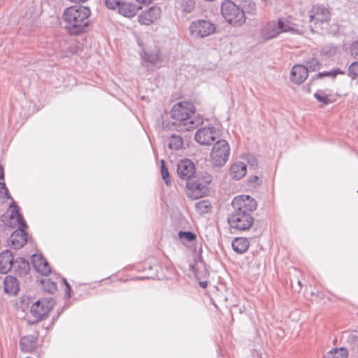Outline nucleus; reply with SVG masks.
Wrapping results in <instances>:
<instances>
[{
    "mask_svg": "<svg viewBox=\"0 0 358 358\" xmlns=\"http://www.w3.org/2000/svg\"><path fill=\"white\" fill-rule=\"evenodd\" d=\"M231 206L234 210L228 217V223L231 228L245 231L253 224L251 212L257 208L256 201L248 195L236 196Z\"/></svg>",
    "mask_w": 358,
    "mask_h": 358,
    "instance_id": "f257e3e1",
    "label": "nucleus"
},
{
    "mask_svg": "<svg viewBox=\"0 0 358 358\" xmlns=\"http://www.w3.org/2000/svg\"><path fill=\"white\" fill-rule=\"evenodd\" d=\"M171 117L177 130L186 131L194 129L203 123V117L195 115V107L191 102L183 101L175 104L171 110Z\"/></svg>",
    "mask_w": 358,
    "mask_h": 358,
    "instance_id": "f03ea898",
    "label": "nucleus"
},
{
    "mask_svg": "<svg viewBox=\"0 0 358 358\" xmlns=\"http://www.w3.org/2000/svg\"><path fill=\"white\" fill-rule=\"evenodd\" d=\"M90 14V10L85 6L66 8L63 14L65 29L71 35L77 36L83 33L88 26Z\"/></svg>",
    "mask_w": 358,
    "mask_h": 358,
    "instance_id": "7ed1b4c3",
    "label": "nucleus"
},
{
    "mask_svg": "<svg viewBox=\"0 0 358 358\" xmlns=\"http://www.w3.org/2000/svg\"><path fill=\"white\" fill-rule=\"evenodd\" d=\"M281 33L301 34V31L288 18H278L277 21L272 20L262 26L261 37L266 41L276 38Z\"/></svg>",
    "mask_w": 358,
    "mask_h": 358,
    "instance_id": "20e7f679",
    "label": "nucleus"
},
{
    "mask_svg": "<svg viewBox=\"0 0 358 358\" xmlns=\"http://www.w3.org/2000/svg\"><path fill=\"white\" fill-rule=\"evenodd\" d=\"M221 14L224 19L234 27H240L245 22L244 10L232 1L222 4Z\"/></svg>",
    "mask_w": 358,
    "mask_h": 358,
    "instance_id": "39448f33",
    "label": "nucleus"
},
{
    "mask_svg": "<svg viewBox=\"0 0 358 358\" xmlns=\"http://www.w3.org/2000/svg\"><path fill=\"white\" fill-rule=\"evenodd\" d=\"M188 29L192 38L201 39L213 34L216 26L208 20H196L190 23Z\"/></svg>",
    "mask_w": 358,
    "mask_h": 358,
    "instance_id": "423d86ee",
    "label": "nucleus"
},
{
    "mask_svg": "<svg viewBox=\"0 0 358 358\" xmlns=\"http://www.w3.org/2000/svg\"><path fill=\"white\" fill-rule=\"evenodd\" d=\"M230 153L229 145L225 140H217L214 144L210 153L212 164L220 167L226 164Z\"/></svg>",
    "mask_w": 358,
    "mask_h": 358,
    "instance_id": "0eeeda50",
    "label": "nucleus"
},
{
    "mask_svg": "<svg viewBox=\"0 0 358 358\" xmlns=\"http://www.w3.org/2000/svg\"><path fill=\"white\" fill-rule=\"evenodd\" d=\"M218 133L213 127H203L196 132L194 138L201 145H210L217 139Z\"/></svg>",
    "mask_w": 358,
    "mask_h": 358,
    "instance_id": "6e6552de",
    "label": "nucleus"
},
{
    "mask_svg": "<svg viewBox=\"0 0 358 358\" xmlns=\"http://www.w3.org/2000/svg\"><path fill=\"white\" fill-rule=\"evenodd\" d=\"M178 176L182 180H189L194 178L195 166L189 159L181 160L177 166Z\"/></svg>",
    "mask_w": 358,
    "mask_h": 358,
    "instance_id": "1a4fd4ad",
    "label": "nucleus"
},
{
    "mask_svg": "<svg viewBox=\"0 0 358 358\" xmlns=\"http://www.w3.org/2000/svg\"><path fill=\"white\" fill-rule=\"evenodd\" d=\"M160 15L161 9L159 7L151 6L138 16V20L141 24L150 25L157 20Z\"/></svg>",
    "mask_w": 358,
    "mask_h": 358,
    "instance_id": "9d476101",
    "label": "nucleus"
},
{
    "mask_svg": "<svg viewBox=\"0 0 358 358\" xmlns=\"http://www.w3.org/2000/svg\"><path fill=\"white\" fill-rule=\"evenodd\" d=\"M27 234L22 229L14 231L10 236L8 244L14 249L18 250L27 243Z\"/></svg>",
    "mask_w": 358,
    "mask_h": 358,
    "instance_id": "9b49d317",
    "label": "nucleus"
},
{
    "mask_svg": "<svg viewBox=\"0 0 358 358\" xmlns=\"http://www.w3.org/2000/svg\"><path fill=\"white\" fill-rule=\"evenodd\" d=\"M308 69L305 68L304 65L296 64L292 69L290 79L293 83L300 85L308 78Z\"/></svg>",
    "mask_w": 358,
    "mask_h": 358,
    "instance_id": "f8f14e48",
    "label": "nucleus"
},
{
    "mask_svg": "<svg viewBox=\"0 0 358 358\" xmlns=\"http://www.w3.org/2000/svg\"><path fill=\"white\" fill-rule=\"evenodd\" d=\"M310 21L314 19L321 22H326L330 20V13L329 10L323 6H315L309 15Z\"/></svg>",
    "mask_w": 358,
    "mask_h": 358,
    "instance_id": "ddd939ff",
    "label": "nucleus"
},
{
    "mask_svg": "<svg viewBox=\"0 0 358 358\" xmlns=\"http://www.w3.org/2000/svg\"><path fill=\"white\" fill-rule=\"evenodd\" d=\"M30 313L33 317L31 323L34 324L43 320L45 316V302L42 300H38L32 303L30 307Z\"/></svg>",
    "mask_w": 358,
    "mask_h": 358,
    "instance_id": "4468645a",
    "label": "nucleus"
},
{
    "mask_svg": "<svg viewBox=\"0 0 358 358\" xmlns=\"http://www.w3.org/2000/svg\"><path fill=\"white\" fill-rule=\"evenodd\" d=\"M13 256L9 250H3L0 253V273H7L12 268Z\"/></svg>",
    "mask_w": 358,
    "mask_h": 358,
    "instance_id": "2eb2a0df",
    "label": "nucleus"
},
{
    "mask_svg": "<svg viewBox=\"0 0 358 358\" xmlns=\"http://www.w3.org/2000/svg\"><path fill=\"white\" fill-rule=\"evenodd\" d=\"M141 7L132 3L126 2L125 0L119 7L117 12L124 17L131 18L136 15V13Z\"/></svg>",
    "mask_w": 358,
    "mask_h": 358,
    "instance_id": "dca6fc26",
    "label": "nucleus"
},
{
    "mask_svg": "<svg viewBox=\"0 0 358 358\" xmlns=\"http://www.w3.org/2000/svg\"><path fill=\"white\" fill-rule=\"evenodd\" d=\"M12 268L14 272L20 275H25L29 270V264L22 257H17L15 259H13Z\"/></svg>",
    "mask_w": 358,
    "mask_h": 358,
    "instance_id": "f3484780",
    "label": "nucleus"
},
{
    "mask_svg": "<svg viewBox=\"0 0 358 358\" xmlns=\"http://www.w3.org/2000/svg\"><path fill=\"white\" fill-rule=\"evenodd\" d=\"M3 289L7 294L13 296L19 291V283L17 279L11 275H7L3 280Z\"/></svg>",
    "mask_w": 358,
    "mask_h": 358,
    "instance_id": "a211bd4d",
    "label": "nucleus"
},
{
    "mask_svg": "<svg viewBox=\"0 0 358 358\" xmlns=\"http://www.w3.org/2000/svg\"><path fill=\"white\" fill-rule=\"evenodd\" d=\"M195 8L194 0H176L175 9L177 12L186 15L192 13Z\"/></svg>",
    "mask_w": 358,
    "mask_h": 358,
    "instance_id": "6ab92c4d",
    "label": "nucleus"
},
{
    "mask_svg": "<svg viewBox=\"0 0 358 358\" xmlns=\"http://www.w3.org/2000/svg\"><path fill=\"white\" fill-rule=\"evenodd\" d=\"M247 166L242 162H234L230 168V175L233 179L240 180L246 174Z\"/></svg>",
    "mask_w": 358,
    "mask_h": 358,
    "instance_id": "aec40b11",
    "label": "nucleus"
},
{
    "mask_svg": "<svg viewBox=\"0 0 358 358\" xmlns=\"http://www.w3.org/2000/svg\"><path fill=\"white\" fill-rule=\"evenodd\" d=\"M31 265L34 271L41 275H45V258L42 254H34L31 257Z\"/></svg>",
    "mask_w": 358,
    "mask_h": 358,
    "instance_id": "412c9836",
    "label": "nucleus"
},
{
    "mask_svg": "<svg viewBox=\"0 0 358 358\" xmlns=\"http://www.w3.org/2000/svg\"><path fill=\"white\" fill-rule=\"evenodd\" d=\"M231 246L236 252L243 254L248 250L249 248V241L246 238H236L232 241Z\"/></svg>",
    "mask_w": 358,
    "mask_h": 358,
    "instance_id": "4be33fe9",
    "label": "nucleus"
},
{
    "mask_svg": "<svg viewBox=\"0 0 358 358\" xmlns=\"http://www.w3.org/2000/svg\"><path fill=\"white\" fill-rule=\"evenodd\" d=\"M143 59L152 64H156L160 61V50L155 47L152 50H144Z\"/></svg>",
    "mask_w": 358,
    "mask_h": 358,
    "instance_id": "5701e85b",
    "label": "nucleus"
},
{
    "mask_svg": "<svg viewBox=\"0 0 358 358\" xmlns=\"http://www.w3.org/2000/svg\"><path fill=\"white\" fill-rule=\"evenodd\" d=\"M10 217L15 220L20 227H25V222L23 220L22 215L20 213L17 206L15 202H12L9 206Z\"/></svg>",
    "mask_w": 358,
    "mask_h": 358,
    "instance_id": "b1692460",
    "label": "nucleus"
},
{
    "mask_svg": "<svg viewBox=\"0 0 358 358\" xmlns=\"http://www.w3.org/2000/svg\"><path fill=\"white\" fill-rule=\"evenodd\" d=\"M187 187L195 192V198H199L202 196L201 192L206 187V185L192 178L187 182Z\"/></svg>",
    "mask_w": 358,
    "mask_h": 358,
    "instance_id": "393cba45",
    "label": "nucleus"
},
{
    "mask_svg": "<svg viewBox=\"0 0 358 358\" xmlns=\"http://www.w3.org/2000/svg\"><path fill=\"white\" fill-rule=\"evenodd\" d=\"M168 147L172 150H178L182 148L183 145L182 138L176 134H172L168 139Z\"/></svg>",
    "mask_w": 358,
    "mask_h": 358,
    "instance_id": "a878e982",
    "label": "nucleus"
},
{
    "mask_svg": "<svg viewBox=\"0 0 358 358\" xmlns=\"http://www.w3.org/2000/svg\"><path fill=\"white\" fill-rule=\"evenodd\" d=\"M20 345L22 351L31 352L35 348L36 343L31 337L24 336L20 339Z\"/></svg>",
    "mask_w": 358,
    "mask_h": 358,
    "instance_id": "bb28decb",
    "label": "nucleus"
},
{
    "mask_svg": "<svg viewBox=\"0 0 358 358\" xmlns=\"http://www.w3.org/2000/svg\"><path fill=\"white\" fill-rule=\"evenodd\" d=\"M314 97L322 104V106L334 102V100L331 99V96L322 90H317L314 94Z\"/></svg>",
    "mask_w": 358,
    "mask_h": 358,
    "instance_id": "cd10ccee",
    "label": "nucleus"
},
{
    "mask_svg": "<svg viewBox=\"0 0 358 358\" xmlns=\"http://www.w3.org/2000/svg\"><path fill=\"white\" fill-rule=\"evenodd\" d=\"M305 68L308 69V71H316L319 70L322 66L321 63L315 57L307 59L305 61Z\"/></svg>",
    "mask_w": 358,
    "mask_h": 358,
    "instance_id": "c85d7f7f",
    "label": "nucleus"
},
{
    "mask_svg": "<svg viewBox=\"0 0 358 358\" xmlns=\"http://www.w3.org/2000/svg\"><path fill=\"white\" fill-rule=\"evenodd\" d=\"M348 350L343 348H341L339 349L336 348L329 351L326 358H348Z\"/></svg>",
    "mask_w": 358,
    "mask_h": 358,
    "instance_id": "c756f323",
    "label": "nucleus"
},
{
    "mask_svg": "<svg viewBox=\"0 0 358 358\" xmlns=\"http://www.w3.org/2000/svg\"><path fill=\"white\" fill-rule=\"evenodd\" d=\"M339 74L343 75V74H345V72L341 71L339 69H334L329 71L320 72L315 76V77L317 78H322L324 77H329L332 79H334L336 77V76L339 75Z\"/></svg>",
    "mask_w": 358,
    "mask_h": 358,
    "instance_id": "7c9ffc66",
    "label": "nucleus"
},
{
    "mask_svg": "<svg viewBox=\"0 0 358 358\" xmlns=\"http://www.w3.org/2000/svg\"><path fill=\"white\" fill-rule=\"evenodd\" d=\"M320 53L322 57L330 58L336 53V48L334 45H327L320 50Z\"/></svg>",
    "mask_w": 358,
    "mask_h": 358,
    "instance_id": "2f4dec72",
    "label": "nucleus"
},
{
    "mask_svg": "<svg viewBox=\"0 0 358 358\" xmlns=\"http://www.w3.org/2000/svg\"><path fill=\"white\" fill-rule=\"evenodd\" d=\"M161 174L164 182L167 186L171 185V180L170 179L169 173L168 169L166 167L165 161L161 160Z\"/></svg>",
    "mask_w": 358,
    "mask_h": 358,
    "instance_id": "473e14b6",
    "label": "nucleus"
},
{
    "mask_svg": "<svg viewBox=\"0 0 358 358\" xmlns=\"http://www.w3.org/2000/svg\"><path fill=\"white\" fill-rule=\"evenodd\" d=\"M124 0H104L107 8L112 10H117Z\"/></svg>",
    "mask_w": 358,
    "mask_h": 358,
    "instance_id": "72a5a7b5",
    "label": "nucleus"
},
{
    "mask_svg": "<svg viewBox=\"0 0 358 358\" xmlns=\"http://www.w3.org/2000/svg\"><path fill=\"white\" fill-rule=\"evenodd\" d=\"M348 75L352 80L358 78V62H354L349 66Z\"/></svg>",
    "mask_w": 358,
    "mask_h": 358,
    "instance_id": "f704fd0d",
    "label": "nucleus"
},
{
    "mask_svg": "<svg viewBox=\"0 0 358 358\" xmlns=\"http://www.w3.org/2000/svg\"><path fill=\"white\" fill-rule=\"evenodd\" d=\"M56 280L57 281H54L50 279H46V292L54 294L57 291V282L59 280L57 278Z\"/></svg>",
    "mask_w": 358,
    "mask_h": 358,
    "instance_id": "c9c22d12",
    "label": "nucleus"
},
{
    "mask_svg": "<svg viewBox=\"0 0 358 358\" xmlns=\"http://www.w3.org/2000/svg\"><path fill=\"white\" fill-rule=\"evenodd\" d=\"M57 279L58 280H61L62 283L66 287V294L65 296L67 299H69L71 297V287L70 284L67 282L66 279L64 278H61L60 276H57Z\"/></svg>",
    "mask_w": 358,
    "mask_h": 358,
    "instance_id": "e433bc0d",
    "label": "nucleus"
},
{
    "mask_svg": "<svg viewBox=\"0 0 358 358\" xmlns=\"http://www.w3.org/2000/svg\"><path fill=\"white\" fill-rule=\"evenodd\" d=\"M10 196L8 194V190L6 187V185L3 182H0V199H10Z\"/></svg>",
    "mask_w": 358,
    "mask_h": 358,
    "instance_id": "4c0bfd02",
    "label": "nucleus"
},
{
    "mask_svg": "<svg viewBox=\"0 0 358 358\" xmlns=\"http://www.w3.org/2000/svg\"><path fill=\"white\" fill-rule=\"evenodd\" d=\"M31 299L29 296H23L21 297L20 303L23 311H25L26 309L29 308V303L31 302Z\"/></svg>",
    "mask_w": 358,
    "mask_h": 358,
    "instance_id": "58836bf2",
    "label": "nucleus"
},
{
    "mask_svg": "<svg viewBox=\"0 0 358 358\" xmlns=\"http://www.w3.org/2000/svg\"><path fill=\"white\" fill-rule=\"evenodd\" d=\"M179 236L188 241H192L196 238V235L191 231H180Z\"/></svg>",
    "mask_w": 358,
    "mask_h": 358,
    "instance_id": "ea45409f",
    "label": "nucleus"
},
{
    "mask_svg": "<svg viewBox=\"0 0 358 358\" xmlns=\"http://www.w3.org/2000/svg\"><path fill=\"white\" fill-rule=\"evenodd\" d=\"M248 163L250 167L256 169L258 166L257 159L253 155H249L247 157Z\"/></svg>",
    "mask_w": 358,
    "mask_h": 358,
    "instance_id": "a19ab883",
    "label": "nucleus"
},
{
    "mask_svg": "<svg viewBox=\"0 0 358 358\" xmlns=\"http://www.w3.org/2000/svg\"><path fill=\"white\" fill-rule=\"evenodd\" d=\"M55 304V301L53 299V298L48 299L46 298V318L48 317V313L52 310V308L54 307Z\"/></svg>",
    "mask_w": 358,
    "mask_h": 358,
    "instance_id": "79ce46f5",
    "label": "nucleus"
},
{
    "mask_svg": "<svg viewBox=\"0 0 358 358\" xmlns=\"http://www.w3.org/2000/svg\"><path fill=\"white\" fill-rule=\"evenodd\" d=\"M350 52L352 55H358V41L352 43L350 47Z\"/></svg>",
    "mask_w": 358,
    "mask_h": 358,
    "instance_id": "37998d69",
    "label": "nucleus"
},
{
    "mask_svg": "<svg viewBox=\"0 0 358 358\" xmlns=\"http://www.w3.org/2000/svg\"><path fill=\"white\" fill-rule=\"evenodd\" d=\"M259 180V178L257 176H252L249 178L248 182L252 185H255L257 183V181Z\"/></svg>",
    "mask_w": 358,
    "mask_h": 358,
    "instance_id": "c03bdc74",
    "label": "nucleus"
},
{
    "mask_svg": "<svg viewBox=\"0 0 358 358\" xmlns=\"http://www.w3.org/2000/svg\"><path fill=\"white\" fill-rule=\"evenodd\" d=\"M196 207L201 210L203 208H208V206L206 204V201H200L199 203H196Z\"/></svg>",
    "mask_w": 358,
    "mask_h": 358,
    "instance_id": "a18cd8bd",
    "label": "nucleus"
},
{
    "mask_svg": "<svg viewBox=\"0 0 358 358\" xmlns=\"http://www.w3.org/2000/svg\"><path fill=\"white\" fill-rule=\"evenodd\" d=\"M248 6L250 8V13L254 14L255 13V11L256 10V6H255V3H253V2H251V1H249L248 3Z\"/></svg>",
    "mask_w": 358,
    "mask_h": 358,
    "instance_id": "49530a36",
    "label": "nucleus"
},
{
    "mask_svg": "<svg viewBox=\"0 0 358 358\" xmlns=\"http://www.w3.org/2000/svg\"><path fill=\"white\" fill-rule=\"evenodd\" d=\"M198 266V264H196V266H194V265H191L190 267H191V269L192 271L194 272V275L199 278V273H198V271H197V268L196 267Z\"/></svg>",
    "mask_w": 358,
    "mask_h": 358,
    "instance_id": "de8ad7c7",
    "label": "nucleus"
},
{
    "mask_svg": "<svg viewBox=\"0 0 358 358\" xmlns=\"http://www.w3.org/2000/svg\"><path fill=\"white\" fill-rule=\"evenodd\" d=\"M45 265H46V277H47V276H48V275L50 273H51L52 270H51L50 266L47 261H46Z\"/></svg>",
    "mask_w": 358,
    "mask_h": 358,
    "instance_id": "09e8293b",
    "label": "nucleus"
},
{
    "mask_svg": "<svg viewBox=\"0 0 358 358\" xmlns=\"http://www.w3.org/2000/svg\"><path fill=\"white\" fill-rule=\"evenodd\" d=\"M4 179V172L3 166L0 164V180Z\"/></svg>",
    "mask_w": 358,
    "mask_h": 358,
    "instance_id": "8fccbe9b",
    "label": "nucleus"
},
{
    "mask_svg": "<svg viewBox=\"0 0 358 358\" xmlns=\"http://www.w3.org/2000/svg\"><path fill=\"white\" fill-rule=\"evenodd\" d=\"M199 285L202 288H206L208 286V282L207 281H201L199 282Z\"/></svg>",
    "mask_w": 358,
    "mask_h": 358,
    "instance_id": "3c124183",
    "label": "nucleus"
},
{
    "mask_svg": "<svg viewBox=\"0 0 358 358\" xmlns=\"http://www.w3.org/2000/svg\"><path fill=\"white\" fill-rule=\"evenodd\" d=\"M137 1L143 3H148L150 2V0H136Z\"/></svg>",
    "mask_w": 358,
    "mask_h": 358,
    "instance_id": "603ef678",
    "label": "nucleus"
},
{
    "mask_svg": "<svg viewBox=\"0 0 358 358\" xmlns=\"http://www.w3.org/2000/svg\"><path fill=\"white\" fill-rule=\"evenodd\" d=\"M61 313L62 312H58L57 316L53 317V320L54 321H55L59 317V316L61 314Z\"/></svg>",
    "mask_w": 358,
    "mask_h": 358,
    "instance_id": "864d4df0",
    "label": "nucleus"
},
{
    "mask_svg": "<svg viewBox=\"0 0 358 358\" xmlns=\"http://www.w3.org/2000/svg\"><path fill=\"white\" fill-rule=\"evenodd\" d=\"M39 281L42 285L45 284V278H42L39 280Z\"/></svg>",
    "mask_w": 358,
    "mask_h": 358,
    "instance_id": "5fc2aeb1",
    "label": "nucleus"
}]
</instances>
